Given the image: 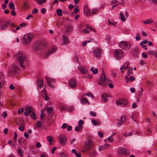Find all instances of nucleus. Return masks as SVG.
<instances>
[{"instance_id":"nucleus-18","label":"nucleus","mask_w":157,"mask_h":157,"mask_svg":"<svg viewBox=\"0 0 157 157\" xmlns=\"http://www.w3.org/2000/svg\"><path fill=\"white\" fill-rule=\"evenodd\" d=\"M58 139L61 144H64L67 140L66 136L63 135H59L58 137Z\"/></svg>"},{"instance_id":"nucleus-6","label":"nucleus","mask_w":157,"mask_h":157,"mask_svg":"<svg viewBox=\"0 0 157 157\" xmlns=\"http://www.w3.org/2000/svg\"><path fill=\"white\" fill-rule=\"evenodd\" d=\"M119 46L122 49L127 50L131 47V45L126 41H121L118 44Z\"/></svg>"},{"instance_id":"nucleus-64","label":"nucleus","mask_w":157,"mask_h":157,"mask_svg":"<svg viewBox=\"0 0 157 157\" xmlns=\"http://www.w3.org/2000/svg\"><path fill=\"white\" fill-rule=\"evenodd\" d=\"M142 56L143 58H146L147 57V55L144 52H143L142 53Z\"/></svg>"},{"instance_id":"nucleus-26","label":"nucleus","mask_w":157,"mask_h":157,"mask_svg":"<svg viewBox=\"0 0 157 157\" xmlns=\"http://www.w3.org/2000/svg\"><path fill=\"white\" fill-rule=\"evenodd\" d=\"M142 22L145 24H151L153 22V21L151 18H149L146 20L143 21Z\"/></svg>"},{"instance_id":"nucleus-56","label":"nucleus","mask_w":157,"mask_h":157,"mask_svg":"<svg viewBox=\"0 0 157 157\" xmlns=\"http://www.w3.org/2000/svg\"><path fill=\"white\" fill-rule=\"evenodd\" d=\"M145 121H146L148 122H149V124H148V125H149L151 126L152 124L150 122V119L149 118H146V119H145Z\"/></svg>"},{"instance_id":"nucleus-21","label":"nucleus","mask_w":157,"mask_h":157,"mask_svg":"<svg viewBox=\"0 0 157 157\" xmlns=\"http://www.w3.org/2000/svg\"><path fill=\"white\" fill-rule=\"evenodd\" d=\"M147 54L153 56L156 58H157V51H156L150 50L147 52Z\"/></svg>"},{"instance_id":"nucleus-45","label":"nucleus","mask_w":157,"mask_h":157,"mask_svg":"<svg viewBox=\"0 0 157 157\" xmlns=\"http://www.w3.org/2000/svg\"><path fill=\"white\" fill-rule=\"evenodd\" d=\"M36 2H37L38 4H43L46 2V0H36Z\"/></svg>"},{"instance_id":"nucleus-49","label":"nucleus","mask_w":157,"mask_h":157,"mask_svg":"<svg viewBox=\"0 0 157 157\" xmlns=\"http://www.w3.org/2000/svg\"><path fill=\"white\" fill-rule=\"evenodd\" d=\"M31 117L33 119H35L37 118L36 117V114L35 113L33 112L32 113Z\"/></svg>"},{"instance_id":"nucleus-24","label":"nucleus","mask_w":157,"mask_h":157,"mask_svg":"<svg viewBox=\"0 0 157 157\" xmlns=\"http://www.w3.org/2000/svg\"><path fill=\"white\" fill-rule=\"evenodd\" d=\"M18 70L17 67L16 65H14L11 67V70L10 71V73H13L17 72Z\"/></svg>"},{"instance_id":"nucleus-15","label":"nucleus","mask_w":157,"mask_h":157,"mask_svg":"<svg viewBox=\"0 0 157 157\" xmlns=\"http://www.w3.org/2000/svg\"><path fill=\"white\" fill-rule=\"evenodd\" d=\"M76 82L74 79H71L69 80V87L74 89L76 86Z\"/></svg>"},{"instance_id":"nucleus-10","label":"nucleus","mask_w":157,"mask_h":157,"mask_svg":"<svg viewBox=\"0 0 157 157\" xmlns=\"http://www.w3.org/2000/svg\"><path fill=\"white\" fill-rule=\"evenodd\" d=\"M114 54L116 58L117 59H121L124 56L123 52L119 49L115 50Z\"/></svg>"},{"instance_id":"nucleus-62","label":"nucleus","mask_w":157,"mask_h":157,"mask_svg":"<svg viewBox=\"0 0 157 157\" xmlns=\"http://www.w3.org/2000/svg\"><path fill=\"white\" fill-rule=\"evenodd\" d=\"M73 59L76 62H78V57L77 56H75L73 58Z\"/></svg>"},{"instance_id":"nucleus-36","label":"nucleus","mask_w":157,"mask_h":157,"mask_svg":"<svg viewBox=\"0 0 157 157\" xmlns=\"http://www.w3.org/2000/svg\"><path fill=\"white\" fill-rule=\"evenodd\" d=\"M63 43L62 44L63 45L68 42V38L67 37L65 36L64 35H63Z\"/></svg>"},{"instance_id":"nucleus-20","label":"nucleus","mask_w":157,"mask_h":157,"mask_svg":"<svg viewBox=\"0 0 157 157\" xmlns=\"http://www.w3.org/2000/svg\"><path fill=\"white\" fill-rule=\"evenodd\" d=\"M78 68L82 74H88V71L84 67L80 66V67H78Z\"/></svg>"},{"instance_id":"nucleus-42","label":"nucleus","mask_w":157,"mask_h":157,"mask_svg":"<svg viewBox=\"0 0 157 157\" xmlns=\"http://www.w3.org/2000/svg\"><path fill=\"white\" fill-rule=\"evenodd\" d=\"M56 12L57 15L59 16H61L62 15V11L61 9H57L56 11Z\"/></svg>"},{"instance_id":"nucleus-25","label":"nucleus","mask_w":157,"mask_h":157,"mask_svg":"<svg viewBox=\"0 0 157 157\" xmlns=\"http://www.w3.org/2000/svg\"><path fill=\"white\" fill-rule=\"evenodd\" d=\"M110 144H105V145L103 146H101L99 148V150L101 151L105 150L109 148L110 147Z\"/></svg>"},{"instance_id":"nucleus-29","label":"nucleus","mask_w":157,"mask_h":157,"mask_svg":"<svg viewBox=\"0 0 157 157\" xmlns=\"http://www.w3.org/2000/svg\"><path fill=\"white\" fill-rule=\"evenodd\" d=\"M58 157H67L68 155L63 152H60L58 154Z\"/></svg>"},{"instance_id":"nucleus-14","label":"nucleus","mask_w":157,"mask_h":157,"mask_svg":"<svg viewBox=\"0 0 157 157\" xmlns=\"http://www.w3.org/2000/svg\"><path fill=\"white\" fill-rule=\"evenodd\" d=\"M33 108L31 106L27 107L25 109V112H24L25 115L26 116H28L30 114L31 112H33Z\"/></svg>"},{"instance_id":"nucleus-17","label":"nucleus","mask_w":157,"mask_h":157,"mask_svg":"<svg viewBox=\"0 0 157 157\" xmlns=\"http://www.w3.org/2000/svg\"><path fill=\"white\" fill-rule=\"evenodd\" d=\"M126 119L124 116H122L120 119V121L119 119H118L117 120L118 121L117 123V125L119 127H120L121 125L123 124L125 121Z\"/></svg>"},{"instance_id":"nucleus-2","label":"nucleus","mask_w":157,"mask_h":157,"mask_svg":"<svg viewBox=\"0 0 157 157\" xmlns=\"http://www.w3.org/2000/svg\"><path fill=\"white\" fill-rule=\"evenodd\" d=\"M94 146L93 142L90 139L87 140L84 144V148L82 150V151L84 152H87L89 150L93 148Z\"/></svg>"},{"instance_id":"nucleus-58","label":"nucleus","mask_w":157,"mask_h":157,"mask_svg":"<svg viewBox=\"0 0 157 157\" xmlns=\"http://www.w3.org/2000/svg\"><path fill=\"white\" fill-rule=\"evenodd\" d=\"M90 113L91 116L94 117L96 116V113L94 111H91Z\"/></svg>"},{"instance_id":"nucleus-23","label":"nucleus","mask_w":157,"mask_h":157,"mask_svg":"<svg viewBox=\"0 0 157 157\" xmlns=\"http://www.w3.org/2000/svg\"><path fill=\"white\" fill-rule=\"evenodd\" d=\"M71 153L73 154H75L76 157H81V153L80 152L77 153L75 149H72Z\"/></svg>"},{"instance_id":"nucleus-50","label":"nucleus","mask_w":157,"mask_h":157,"mask_svg":"<svg viewBox=\"0 0 157 157\" xmlns=\"http://www.w3.org/2000/svg\"><path fill=\"white\" fill-rule=\"evenodd\" d=\"M135 38H136V40L137 41H138V40H140L141 38H140L139 33H138L136 34V36Z\"/></svg>"},{"instance_id":"nucleus-16","label":"nucleus","mask_w":157,"mask_h":157,"mask_svg":"<svg viewBox=\"0 0 157 157\" xmlns=\"http://www.w3.org/2000/svg\"><path fill=\"white\" fill-rule=\"evenodd\" d=\"M101 50L99 48L94 49L93 51V54L95 57H99L101 55Z\"/></svg>"},{"instance_id":"nucleus-7","label":"nucleus","mask_w":157,"mask_h":157,"mask_svg":"<svg viewBox=\"0 0 157 157\" xmlns=\"http://www.w3.org/2000/svg\"><path fill=\"white\" fill-rule=\"evenodd\" d=\"M102 71V73L100 78V79L98 82V83L100 86H105L108 85V82L107 80L106 79L105 75V74L103 73V71Z\"/></svg>"},{"instance_id":"nucleus-19","label":"nucleus","mask_w":157,"mask_h":157,"mask_svg":"<svg viewBox=\"0 0 157 157\" xmlns=\"http://www.w3.org/2000/svg\"><path fill=\"white\" fill-rule=\"evenodd\" d=\"M10 23L8 22H4L2 23L0 27V30H4L9 27Z\"/></svg>"},{"instance_id":"nucleus-53","label":"nucleus","mask_w":157,"mask_h":157,"mask_svg":"<svg viewBox=\"0 0 157 157\" xmlns=\"http://www.w3.org/2000/svg\"><path fill=\"white\" fill-rule=\"evenodd\" d=\"M24 109L22 108H20L18 111V113L19 114H21L23 112Z\"/></svg>"},{"instance_id":"nucleus-11","label":"nucleus","mask_w":157,"mask_h":157,"mask_svg":"<svg viewBox=\"0 0 157 157\" xmlns=\"http://www.w3.org/2000/svg\"><path fill=\"white\" fill-rule=\"evenodd\" d=\"M57 49V48L56 47L54 46L51 47L45 53V58L48 57L51 54L55 52Z\"/></svg>"},{"instance_id":"nucleus-30","label":"nucleus","mask_w":157,"mask_h":157,"mask_svg":"<svg viewBox=\"0 0 157 157\" xmlns=\"http://www.w3.org/2000/svg\"><path fill=\"white\" fill-rule=\"evenodd\" d=\"M139 51V49L137 48H135L132 50V53L135 56H136Z\"/></svg>"},{"instance_id":"nucleus-3","label":"nucleus","mask_w":157,"mask_h":157,"mask_svg":"<svg viewBox=\"0 0 157 157\" xmlns=\"http://www.w3.org/2000/svg\"><path fill=\"white\" fill-rule=\"evenodd\" d=\"M47 46V43L45 41H37L34 44L33 49L36 50L43 49Z\"/></svg>"},{"instance_id":"nucleus-22","label":"nucleus","mask_w":157,"mask_h":157,"mask_svg":"<svg viewBox=\"0 0 157 157\" xmlns=\"http://www.w3.org/2000/svg\"><path fill=\"white\" fill-rule=\"evenodd\" d=\"M84 11L86 14L87 16H88L89 14V13L90 11V10L88 8V6L87 5H85L84 6Z\"/></svg>"},{"instance_id":"nucleus-40","label":"nucleus","mask_w":157,"mask_h":157,"mask_svg":"<svg viewBox=\"0 0 157 157\" xmlns=\"http://www.w3.org/2000/svg\"><path fill=\"white\" fill-rule=\"evenodd\" d=\"M82 126H76L75 128V130L76 131L79 132L81 131L82 129Z\"/></svg>"},{"instance_id":"nucleus-35","label":"nucleus","mask_w":157,"mask_h":157,"mask_svg":"<svg viewBox=\"0 0 157 157\" xmlns=\"http://www.w3.org/2000/svg\"><path fill=\"white\" fill-rule=\"evenodd\" d=\"M97 154V153L95 151H93L90 153V155L91 157H95Z\"/></svg>"},{"instance_id":"nucleus-12","label":"nucleus","mask_w":157,"mask_h":157,"mask_svg":"<svg viewBox=\"0 0 157 157\" xmlns=\"http://www.w3.org/2000/svg\"><path fill=\"white\" fill-rule=\"evenodd\" d=\"M91 30L94 31V32H96L95 30L94 29L90 27L88 24L86 25V28L83 29L81 31V32L82 33H89L90 31Z\"/></svg>"},{"instance_id":"nucleus-4","label":"nucleus","mask_w":157,"mask_h":157,"mask_svg":"<svg viewBox=\"0 0 157 157\" xmlns=\"http://www.w3.org/2000/svg\"><path fill=\"white\" fill-rule=\"evenodd\" d=\"M33 36L32 34L28 33L25 34L22 37V41L24 44H28L30 43L33 39Z\"/></svg>"},{"instance_id":"nucleus-13","label":"nucleus","mask_w":157,"mask_h":157,"mask_svg":"<svg viewBox=\"0 0 157 157\" xmlns=\"http://www.w3.org/2000/svg\"><path fill=\"white\" fill-rule=\"evenodd\" d=\"M128 104V101L126 99H122L116 102V104L117 105H122L123 106H126Z\"/></svg>"},{"instance_id":"nucleus-8","label":"nucleus","mask_w":157,"mask_h":157,"mask_svg":"<svg viewBox=\"0 0 157 157\" xmlns=\"http://www.w3.org/2000/svg\"><path fill=\"white\" fill-rule=\"evenodd\" d=\"M130 154V151L122 147H119L117 150V154L119 155H128Z\"/></svg>"},{"instance_id":"nucleus-51","label":"nucleus","mask_w":157,"mask_h":157,"mask_svg":"<svg viewBox=\"0 0 157 157\" xmlns=\"http://www.w3.org/2000/svg\"><path fill=\"white\" fill-rule=\"evenodd\" d=\"M52 108L51 107H48L47 109V112H48V113H50L52 111Z\"/></svg>"},{"instance_id":"nucleus-37","label":"nucleus","mask_w":157,"mask_h":157,"mask_svg":"<svg viewBox=\"0 0 157 157\" xmlns=\"http://www.w3.org/2000/svg\"><path fill=\"white\" fill-rule=\"evenodd\" d=\"M42 93H44V98L46 101L48 100V97L47 94L46 92L45 89H44L42 91Z\"/></svg>"},{"instance_id":"nucleus-63","label":"nucleus","mask_w":157,"mask_h":157,"mask_svg":"<svg viewBox=\"0 0 157 157\" xmlns=\"http://www.w3.org/2000/svg\"><path fill=\"white\" fill-rule=\"evenodd\" d=\"M79 10L77 8L74 9V11L72 12V13H77L79 11Z\"/></svg>"},{"instance_id":"nucleus-31","label":"nucleus","mask_w":157,"mask_h":157,"mask_svg":"<svg viewBox=\"0 0 157 157\" xmlns=\"http://www.w3.org/2000/svg\"><path fill=\"white\" fill-rule=\"evenodd\" d=\"M43 85L44 82L42 80H39L37 82V86L40 88L42 87Z\"/></svg>"},{"instance_id":"nucleus-44","label":"nucleus","mask_w":157,"mask_h":157,"mask_svg":"<svg viewBox=\"0 0 157 157\" xmlns=\"http://www.w3.org/2000/svg\"><path fill=\"white\" fill-rule=\"evenodd\" d=\"M120 15L121 16V20L123 22L125 21L126 20V19H125L124 17L123 16V14L121 12L120 13Z\"/></svg>"},{"instance_id":"nucleus-57","label":"nucleus","mask_w":157,"mask_h":157,"mask_svg":"<svg viewBox=\"0 0 157 157\" xmlns=\"http://www.w3.org/2000/svg\"><path fill=\"white\" fill-rule=\"evenodd\" d=\"M27 25V24L25 23H23L20 24V26L21 27H25Z\"/></svg>"},{"instance_id":"nucleus-52","label":"nucleus","mask_w":157,"mask_h":157,"mask_svg":"<svg viewBox=\"0 0 157 157\" xmlns=\"http://www.w3.org/2000/svg\"><path fill=\"white\" fill-rule=\"evenodd\" d=\"M24 125L22 124L19 127V129L21 131H23L24 130Z\"/></svg>"},{"instance_id":"nucleus-27","label":"nucleus","mask_w":157,"mask_h":157,"mask_svg":"<svg viewBox=\"0 0 157 157\" xmlns=\"http://www.w3.org/2000/svg\"><path fill=\"white\" fill-rule=\"evenodd\" d=\"M109 97V95L106 94H102V99L104 102H106L107 101V99Z\"/></svg>"},{"instance_id":"nucleus-1","label":"nucleus","mask_w":157,"mask_h":157,"mask_svg":"<svg viewBox=\"0 0 157 157\" xmlns=\"http://www.w3.org/2000/svg\"><path fill=\"white\" fill-rule=\"evenodd\" d=\"M16 57L22 67L24 68L27 66V59L25 53L22 52H19L16 54Z\"/></svg>"},{"instance_id":"nucleus-46","label":"nucleus","mask_w":157,"mask_h":157,"mask_svg":"<svg viewBox=\"0 0 157 157\" xmlns=\"http://www.w3.org/2000/svg\"><path fill=\"white\" fill-rule=\"evenodd\" d=\"M23 6V8L25 9H27L28 7L29 6L26 2H24Z\"/></svg>"},{"instance_id":"nucleus-54","label":"nucleus","mask_w":157,"mask_h":157,"mask_svg":"<svg viewBox=\"0 0 157 157\" xmlns=\"http://www.w3.org/2000/svg\"><path fill=\"white\" fill-rule=\"evenodd\" d=\"M78 124L79 126H82V124H84V122L82 120H80L78 122Z\"/></svg>"},{"instance_id":"nucleus-28","label":"nucleus","mask_w":157,"mask_h":157,"mask_svg":"<svg viewBox=\"0 0 157 157\" xmlns=\"http://www.w3.org/2000/svg\"><path fill=\"white\" fill-rule=\"evenodd\" d=\"M98 11V10L97 9H93L92 10L91 12V11H90L89 14L88 16H91L95 14Z\"/></svg>"},{"instance_id":"nucleus-41","label":"nucleus","mask_w":157,"mask_h":157,"mask_svg":"<svg viewBox=\"0 0 157 157\" xmlns=\"http://www.w3.org/2000/svg\"><path fill=\"white\" fill-rule=\"evenodd\" d=\"M17 151L18 154L20 156L22 157L23 156V152L20 148H19L17 150Z\"/></svg>"},{"instance_id":"nucleus-5","label":"nucleus","mask_w":157,"mask_h":157,"mask_svg":"<svg viewBox=\"0 0 157 157\" xmlns=\"http://www.w3.org/2000/svg\"><path fill=\"white\" fill-rule=\"evenodd\" d=\"M128 62L126 61L120 68L121 72L123 73L124 72V70L127 69V75L128 76L132 74L133 72V70L132 68H128Z\"/></svg>"},{"instance_id":"nucleus-48","label":"nucleus","mask_w":157,"mask_h":157,"mask_svg":"<svg viewBox=\"0 0 157 157\" xmlns=\"http://www.w3.org/2000/svg\"><path fill=\"white\" fill-rule=\"evenodd\" d=\"M107 140L109 141V142H112L113 141V139L112 137V136H109L107 138Z\"/></svg>"},{"instance_id":"nucleus-34","label":"nucleus","mask_w":157,"mask_h":157,"mask_svg":"<svg viewBox=\"0 0 157 157\" xmlns=\"http://www.w3.org/2000/svg\"><path fill=\"white\" fill-rule=\"evenodd\" d=\"M108 23L109 25H112L114 26L116 25L117 24V22H115L114 21L112 20H109Z\"/></svg>"},{"instance_id":"nucleus-43","label":"nucleus","mask_w":157,"mask_h":157,"mask_svg":"<svg viewBox=\"0 0 157 157\" xmlns=\"http://www.w3.org/2000/svg\"><path fill=\"white\" fill-rule=\"evenodd\" d=\"M90 70L91 71H92L93 73V74H95L97 73L98 72V69L95 68V69H94V68L93 67H92L90 69Z\"/></svg>"},{"instance_id":"nucleus-32","label":"nucleus","mask_w":157,"mask_h":157,"mask_svg":"<svg viewBox=\"0 0 157 157\" xmlns=\"http://www.w3.org/2000/svg\"><path fill=\"white\" fill-rule=\"evenodd\" d=\"M47 139L49 142V144L51 145L52 144L53 140V138L51 136H48L47 137Z\"/></svg>"},{"instance_id":"nucleus-61","label":"nucleus","mask_w":157,"mask_h":157,"mask_svg":"<svg viewBox=\"0 0 157 157\" xmlns=\"http://www.w3.org/2000/svg\"><path fill=\"white\" fill-rule=\"evenodd\" d=\"M128 76L127 75L125 76V79L126 80V82L127 83H128L129 81V78H128Z\"/></svg>"},{"instance_id":"nucleus-9","label":"nucleus","mask_w":157,"mask_h":157,"mask_svg":"<svg viewBox=\"0 0 157 157\" xmlns=\"http://www.w3.org/2000/svg\"><path fill=\"white\" fill-rule=\"evenodd\" d=\"M45 78L47 81L48 86L51 89H54L55 86L54 83L55 82V80L53 78H50L47 76L45 77Z\"/></svg>"},{"instance_id":"nucleus-39","label":"nucleus","mask_w":157,"mask_h":157,"mask_svg":"<svg viewBox=\"0 0 157 157\" xmlns=\"http://www.w3.org/2000/svg\"><path fill=\"white\" fill-rule=\"evenodd\" d=\"M42 123L40 121H38L36 123V127L37 128H40L42 126Z\"/></svg>"},{"instance_id":"nucleus-47","label":"nucleus","mask_w":157,"mask_h":157,"mask_svg":"<svg viewBox=\"0 0 157 157\" xmlns=\"http://www.w3.org/2000/svg\"><path fill=\"white\" fill-rule=\"evenodd\" d=\"M44 111V110L43 109L41 111L40 116V119L42 120H43L44 116V114L43 113Z\"/></svg>"},{"instance_id":"nucleus-38","label":"nucleus","mask_w":157,"mask_h":157,"mask_svg":"<svg viewBox=\"0 0 157 157\" xmlns=\"http://www.w3.org/2000/svg\"><path fill=\"white\" fill-rule=\"evenodd\" d=\"M9 8L11 10H14L15 9L14 4L12 2H11L9 3Z\"/></svg>"},{"instance_id":"nucleus-59","label":"nucleus","mask_w":157,"mask_h":157,"mask_svg":"<svg viewBox=\"0 0 157 157\" xmlns=\"http://www.w3.org/2000/svg\"><path fill=\"white\" fill-rule=\"evenodd\" d=\"M38 12V10L36 9H34L32 12V13L33 14H35L36 13Z\"/></svg>"},{"instance_id":"nucleus-33","label":"nucleus","mask_w":157,"mask_h":157,"mask_svg":"<svg viewBox=\"0 0 157 157\" xmlns=\"http://www.w3.org/2000/svg\"><path fill=\"white\" fill-rule=\"evenodd\" d=\"M82 104H85L86 103H89V102L87 99L86 98H81L80 100Z\"/></svg>"},{"instance_id":"nucleus-60","label":"nucleus","mask_w":157,"mask_h":157,"mask_svg":"<svg viewBox=\"0 0 157 157\" xmlns=\"http://www.w3.org/2000/svg\"><path fill=\"white\" fill-rule=\"evenodd\" d=\"M91 122L95 125H97V122L95 120L93 119L92 120Z\"/></svg>"},{"instance_id":"nucleus-55","label":"nucleus","mask_w":157,"mask_h":157,"mask_svg":"<svg viewBox=\"0 0 157 157\" xmlns=\"http://www.w3.org/2000/svg\"><path fill=\"white\" fill-rule=\"evenodd\" d=\"M135 77L133 76H130L129 80L130 81L132 82L135 79Z\"/></svg>"}]
</instances>
